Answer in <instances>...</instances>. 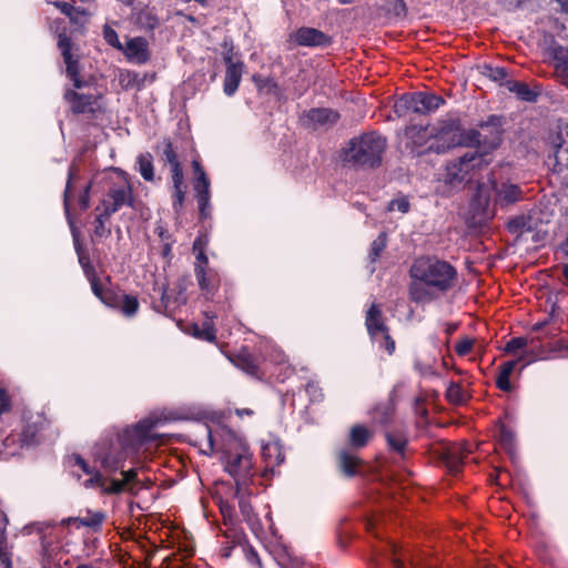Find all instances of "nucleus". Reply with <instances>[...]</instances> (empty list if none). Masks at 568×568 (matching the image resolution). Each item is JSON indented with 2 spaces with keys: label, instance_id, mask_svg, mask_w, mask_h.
Instances as JSON below:
<instances>
[{
  "label": "nucleus",
  "instance_id": "nucleus-1",
  "mask_svg": "<svg viewBox=\"0 0 568 568\" xmlns=\"http://www.w3.org/2000/svg\"><path fill=\"white\" fill-rule=\"evenodd\" d=\"M102 184L105 193L95 206V211L114 214L123 206H132L134 202L133 190L128 175L119 170L112 169L101 176H94L90 183H80L77 166L69 169L68 181L64 190V211L77 244V232L70 217V206L73 197H77L80 210L85 211L90 206V190Z\"/></svg>",
  "mask_w": 568,
  "mask_h": 568
},
{
  "label": "nucleus",
  "instance_id": "nucleus-2",
  "mask_svg": "<svg viewBox=\"0 0 568 568\" xmlns=\"http://www.w3.org/2000/svg\"><path fill=\"white\" fill-rule=\"evenodd\" d=\"M160 423V418L149 416L134 426L126 427L111 444L108 452L97 450L95 458L109 471L122 468L125 460L134 459L144 454L148 450L145 446L160 438V435L154 430Z\"/></svg>",
  "mask_w": 568,
  "mask_h": 568
},
{
  "label": "nucleus",
  "instance_id": "nucleus-3",
  "mask_svg": "<svg viewBox=\"0 0 568 568\" xmlns=\"http://www.w3.org/2000/svg\"><path fill=\"white\" fill-rule=\"evenodd\" d=\"M412 283L409 295L414 302H430L449 291L457 272L448 263L436 257H419L409 271Z\"/></svg>",
  "mask_w": 568,
  "mask_h": 568
},
{
  "label": "nucleus",
  "instance_id": "nucleus-4",
  "mask_svg": "<svg viewBox=\"0 0 568 568\" xmlns=\"http://www.w3.org/2000/svg\"><path fill=\"white\" fill-rule=\"evenodd\" d=\"M211 450L222 453L224 469L234 478L239 489L246 486L252 471V454L245 440L226 427L207 428Z\"/></svg>",
  "mask_w": 568,
  "mask_h": 568
},
{
  "label": "nucleus",
  "instance_id": "nucleus-5",
  "mask_svg": "<svg viewBox=\"0 0 568 568\" xmlns=\"http://www.w3.org/2000/svg\"><path fill=\"white\" fill-rule=\"evenodd\" d=\"M501 141L498 125L485 123L479 130L460 131L455 123L443 126L429 141L427 149L435 153H445L457 145L477 146L483 151L495 150Z\"/></svg>",
  "mask_w": 568,
  "mask_h": 568
},
{
  "label": "nucleus",
  "instance_id": "nucleus-6",
  "mask_svg": "<svg viewBox=\"0 0 568 568\" xmlns=\"http://www.w3.org/2000/svg\"><path fill=\"white\" fill-rule=\"evenodd\" d=\"M69 466L71 467L73 476L79 480H81L82 475L88 476V478L82 481V485L85 488H99L104 494L122 493L128 484L135 480L138 475L136 469L131 468L126 471H122V480L111 479L110 483H108L106 479L103 478L94 468L90 467V465L80 455L71 456L69 458Z\"/></svg>",
  "mask_w": 568,
  "mask_h": 568
},
{
  "label": "nucleus",
  "instance_id": "nucleus-7",
  "mask_svg": "<svg viewBox=\"0 0 568 568\" xmlns=\"http://www.w3.org/2000/svg\"><path fill=\"white\" fill-rule=\"evenodd\" d=\"M385 149L386 140L383 136L374 132L366 133L351 140L346 160L356 165L374 168L381 163Z\"/></svg>",
  "mask_w": 568,
  "mask_h": 568
},
{
  "label": "nucleus",
  "instance_id": "nucleus-8",
  "mask_svg": "<svg viewBox=\"0 0 568 568\" xmlns=\"http://www.w3.org/2000/svg\"><path fill=\"white\" fill-rule=\"evenodd\" d=\"M487 152H467L456 161L446 165L445 181L452 185L460 184L471 180L476 172L489 164Z\"/></svg>",
  "mask_w": 568,
  "mask_h": 568
},
{
  "label": "nucleus",
  "instance_id": "nucleus-9",
  "mask_svg": "<svg viewBox=\"0 0 568 568\" xmlns=\"http://www.w3.org/2000/svg\"><path fill=\"white\" fill-rule=\"evenodd\" d=\"M444 103L439 95L427 92H415L400 97L394 104V112L403 116L407 112L427 114L437 110Z\"/></svg>",
  "mask_w": 568,
  "mask_h": 568
},
{
  "label": "nucleus",
  "instance_id": "nucleus-10",
  "mask_svg": "<svg viewBox=\"0 0 568 568\" xmlns=\"http://www.w3.org/2000/svg\"><path fill=\"white\" fill-rule=\"evenodd\" d=\"M489 190L493 194H486V186H478V199L479 201H485L488 203L493 200L496 204L500 206H507L514 204L523 199V191L517 184L510 182H501L497 183L494 179L488 180Z\"/></svg>",
  "mask_w": 568,
  "mask_h": 568
},
{
  "label": "nucleus",
  "instance_id": "nucleus-11",
  "mask_svg": "<svg viewBox=\"0 0 568 568\" xmlns=\"http://www.w3.org/2000/svg\"><path fill=\"white\" fill-rule=\"evenodd\" d=\"M365 325L372 341L384 347L388 354L395 351V342L388 334V328L384 323L382 310L377 304H372L366 312Z\"/></svg>",
  "mask_w": 568,
  "mask_h": 568
},
{
  "label": "nucleus",
  "instance_id": "nucleus-12",
  "mask_svg": "<svg viewBox=\"0 0 568 568\" xmlns=\"http://www.w3.org/2000/svg\"><path fill=\"white\" fill-rule=\"evenodd\" d=\"M192 166L195 174L194 192L199 205V214L202 220H205L211 217L212 214L210 180L197 161H193Z\"/></svg>",
  "mask_w": 568,
  "mask_h": 568
},
{
  "label": "nucleus",
  "instance_id": "nucleus-13",
  "mask_svg": "<svg viewBox=\"0 0 568 568\" xmlns=\"http://www.w3.org/2000/svg\"><path fill=\"white\" fill-rule=\"evenodd\" d=\"M232 51L233 49L230 48L223 54L226 64L223 91L227 97H232L237 91L244 71L243 62L240 60L234 61Z\"/></svg>",
  "mask_w": 568,
  "mask_h": 568
},
{
  "label": "nucleus",
  "instance_id": "nucleus-14",
  "mask_svg": "<svg viewBox=\"0 0 568 568\" xmlns=\"http://www.w3.org/2000/svg\"><path fill=\"white\" fill-rule=\"evenodd\" d=\"M546 57L552 65L556 77L568 87V47L552 43L546 49Z\"/></svg>",
  "mask_w": 568,
  "mask_h": 568
},
{
  "label": "nucleus",
  "instance_id": "nucleus-15",
  "mask_svg": "<svg viewBox=\"0 0 568 568\" xmlns=\"http://www.w3.org/2000/svg\"><path fill=\"white\" fill-rule=\"evenodd\" d=\"M207 244L206 236H199L193 243V252L196 254V263L194 267L199 286L204 292H210V282L206 277L205 267L207 265V256L204 253Z\"/></svg>",
  "mask_w": 568,
  "mask_h": 568
},
{
  "label": "nucleus",
  "instance_id": "nucleus-16",
  "mask_svg": "<svg viewBox=\"0 0 568 568\" xmlns=\"http://www.w3.org/2000/svg\"><path fill=\"white\" fill-rule=\"evenodd\" d=\"M338 114L325 108L312 109L302 116V122L305 126L313 130L325 129L336 123Z\"/></svg>",
  "mask_w": 568,
  "mask_h": 568
},
{
  "label": "nucleus",
  "instance_id": "nucleus-17",
  "mask_svg": "<svg viewBox=\"0 0 568 568\" xmlns=\"http://www.w3.org/2000/svg\"><path fill=\"white\" fill-rule=\"evenodd\" d=\"M64 98L70 103L71 110L74 113H93L101 108L99 95L78 93L75 91L68 90Z\"/></svg>",
  "mask_w": 568,
  "mask_h": 568
},
{
  "label": "nucleus",
  "instance_id": "nucleus-18",
  "mask_svg": "<svg viewBox=\"0 0 568 568\" xmlns=\"http://www.w3.org/2000/svg\"><path fill=\"white\" fill-rule=\"evenodd\" d=\"M121 51L126 59L135 64H144L150 59V50L148 41L142 37H134L125 42Z\"/></svg>",
  "mask_w": 568,
  "mask_h": 568
},
{
  "label": "nucleus",
  "instance_id": "nucleus-19",
  "mask_svg": "<svg viewBox=\"0 0 568 568\" xmlns=\"http://www.w3.org/2000/svg\"><path fill=\"white\" fill-rule=\"evenodd\" d=\"M568 166V123L558 129L555 141V170L562 173Z\"/></svg>",
  "mask_w": 568,
  "mask_h": 568
},
{
  "label": "nucleus",
  "instance_id": "nucleus-20",
  "mask_svg": "<svg viewBox=\"0 0 568 568\" xmlns=\"http://www.w3.org/2000/svg\"><path fill=\"white\" fill-rule=\"evenodd\" d=\"M294 41L302 47H326L329 45L331 37L315 28H300L294 33Z\"/></svg>",
  "mask_w": 568,
  "mask_h": 568
},
{
  "label": "nucleus",
  "instance_id": "nucleus-21",
  "mask_svg": "<svg viewBox=\"0 0 568 568\" xmlns=\"http://www.w3.org/2000/svg\"><path fill=\"white\" fill-rule=\"evenodd\" d=\"M58 45H59V49L61 50L64 63L67 65L68 77L73 82V85L77 89H82L83 83L80 81L79 75H78V62L72 59V54H71V40L67 36L60 34Z\"/></svg>",
  "mask_w": 568,
  "mask_h": 568
},
{
  "label": "nucleus",
  "instance_id": "nucleus-22",
  "mask_svg": "<svg viewBox=\"0 0 568 568\" xmlns=\"http://www.w3.org/2000/svg\"><path fill=\"white\" fill-rule=\"evenodd\" d=\"M262 457L266 466H278L284 462V454L277 440H270L262 445Z\"/></svg>",
  "mask_w": 568,
  "mask_h": 568
},
{
  "label": "nucleus",
  "instance_id": "nucleus-23",
  "mask_svg": "<svg viewBox=\"0 0 568 568\" xmlns=\"http://www.w3.org/2000/svg\"><path fill=\"white\" fill-rule=\"evenodd\" d=\"M94 213L95 217L93 221L92 239L93 241H98L108 237L111 234V229L108 223L112 215L95 210Z\"/></svg>",
  "mask_w": 568,
  "mask_h": 568
},
{
  "label": "nucleus",
  "instance_id": "nucleus-24",
  "mask_svg": "<svg viewBox=\"0 0 568 568\" xmlns=\"http://www.w3.org/2000/svg\"><path fill=\"white\" fill-rule=\"evenodd\" d=\"M164 161L170 165L172 172V182L179 184L183 179V172L178 161L176 153L170 142L164 144L163 149Z\"/></svg>",
  "mask_w": 568,
  "mask_h": 568
},
{
  "label": "nucleus",
  "instance_id": "nucleus-25",
  "mask_svg": "<svg viewBox=\"0 0 568 568\" xmlns=\"http://www.w3.org/2000/svg\"><path fill=\"white\" fill-rule=\"evenodd\" d=\"M523 359L520 356L517 361H508L500 365L499 373L496 377V385L504 392L511 390L510 375L513 374L517 363Z\"/></svg>",
  "mask_w": 568,
  "mask_h": 568
},
{
  "label": "nucleus",
  "instance_id": "nucleus-26",
  "mask_svg": "<svg viewBox=\"0 0 568 568\" xmlns=\"http://www.w3.org/2000/svg\"><path fill=\"white\" fill-rule=\"evenodd\" d=\"M338 462L342 471L346 476L353 477L358 473V466L361 465V460L356 454L347 450H342L338 455Z\"/></svg>",
  "mask_w": 568,
  "mask_h": 568
},
{
  "label": "nucleus",
  "instance_id": "nucleus-27",
  "mask_svg": "<svg viewBox=\"0 0 568 568\" xmlns=\"http://www.w3.org/2000/svg\"><path fill=\"white\" fill-rule=\"evenodd\" d=\"M469 452V449L460 446H449L444 454V458L449 470L457 473L460 468L465 454Z\"/></svg>",
  "mask_w": 568,
  "mask_h": 568
},
{
  "label": "nucleus",
  "instance_id": "nucleus-28",
  "mask_svg": "<svg viewBox=\"0 0 568 568\" xmlns=\"http://www.w3.org/2000/svg\"><path fill=\"white\" fill-rule=\"evenodd\" d=\"M504 87L520 100L531 102L536 99V93L524 82L509 79L505 81Z\"/></svg>",
  "mask_w": 568,
  "mask_h": 568
},
{
  "label": "nucleus",
  "instance_id": "nucleus-29",
  "mask_svg": "<svg viewBox=\"0 0 568 568\" xmlns=\"http://www.w3.org/2000/svg\"><path fill=\"white\" fill-rule=\"evenodd\" d=\"M135 21L144 30H153L159 24L154 9L148 7L136 12Z\"/></svg>",
  "mask_w": 568,
  "mask_h": 568
},
{
  "label": "nucleus",
  "instance_id": "nucleus-30",
  "mask_svg": "<svg viewBox=\"0 0 568 568\" xmlns=\"http://www.w3.org/2000/svg\"><path fill=\"white\" fill-rule=\"evenodd\" d=\"M119 83L124 90H139L143 84V78L134 71L123 70L119 74Z\"/></svg>",
  "mask_w": 568,
  "mask_h": 568
},
{
  "label": "nucleus",
  "instance_id": "nucleus-31",
  "mask_svg": "<svg viewBox=\"0 0 568 568\" xmlns=\"http://www.w3.org/2000/svg\"><path fill=\"white\" fill-rule=\"evenodd\" d=\"M270 357H271V361L274 362V364L278 367L286 364V362H287L285 354L281 349L275 348V347L272 349ZM280 369L281 371L278 373L274 372L273 374L276 375L277 381L284 382L286 378H288V376L291 374V367L288 365H286L283 369L282 368H280Z\"/></svg>",
  "mask_w": 568,
  "mask_h": 568
},
{
  "label": "nucleus",
  "instance_id": "nucleus-32",
  "mask_svg": "<svg viewBox=\"0 0 568 568\" xmlns=\"http://www.w3.org/2000/svg\"><path fill=\"white\" fill-rule=\"evenodd\" d=\"M371 438L369 430L361 425L354 426L349 433L351 445L356 448L364 447Z\"/></svg>",
  "mask_w": 568,
  "mask_h": 568
},
{
  "label": "nucleus",
  "instance_id": "nucleus-33",
  "mask_svg": "<svg viewBox=\"0 0 568 568\" xmlns=\"http://www.w3.org/2000/svg\"><path fill=\"white\" fill-rule=\"evenodd\" d=\"M233 363L235 366H237L243 372H245L250 375L256 374L257 366H256L254 359L252 358V356L245 351H242L241 353H239V355L233 359Z\"/></svg>",
  "mask_w": 568,
  "mask_h": 568
},
{
  "label": "nucleus",
  "instance_id": "nucleus-34",
  "mask_svg": "<svg viewBox=\"0 0 568 568\" xmlns=\"http://www.w3.org/2000/svg\"><path fill=\"white\" fill-rule=\"evenodd\" d=\"M123 315L131 317L139 310V301L135 296L123 294L118 303Z\"/></svg>",
  "mask_w": 568,
  "mask_h": 568
},
{
  "label": "nucleus",
  "instance_id": "nucleus-35",
  "mask_svg": "<svg viewBox=\"0 0 568 568\" xmlns=\"http://www.w3.org/2000/svg\"><path fill=\"white\" fill-rule=\"evenodd\" d=\"M138 165H139V172L142 175V178L146 181H153L154 173H153V164H152L151 154L145 153V154L139 155Z\"/></svg>",
  "mask_w": 568,
  "mask_h": 568
},
{
  "label": "nucleus",
  "instance_id": "nucleus-36",
  "mask_svg": "<svg viewBox=\"0 0 568 568\" xmlns=\"http://www.w3.org/2000/svg\"><path fill=\"white\" fill-rule=\"evenodd\" d=\"M51 4H53L57 9H59L63 14L69 17L74 22H79L78 16L87 14L84 9H77L65 1H53Z\"/></svg>",
  "mask_w": 568,
  "mask_h": 568
},
{
  "label": "nucleus",
  "instance_id": "nucleus-37",
  "mask_svg": "<svg viewBox=\"0 0 568 568\" xmlns=\"http://www.w3.org/2000/svg\"><path fill=\"white\" fill-rule=\"evenodd\" d=\"M386 440L388 446L398 454H404L407 438L402 433H386Z\"/></svg>",
  "mask_w": 568,
  "mask_h": 568
},
{
  "label": "nucleus",
  "instance_id": "nucleus-38",
  "mask_svg": "<svg viewBox=\"0 0 568 568\" xmlns=\"http://www.w3.org/2000/svg\"><path fill=\"white\" fill-rule=\"evenodd\" d=\"M481 70V73L485 77L491 79L495 82H499L501 85H504L505 81L508 80L506 70L504 68L485 64L483 65Z\"/></svg>",
  "mask_w": 568,
  "mask_h": 568
},
{
  "label": "nucleus",
  "instance_id": "nucleus-39",
  "mask_svg": "<svg viewBox=\"0 0 568 568\" xmlns=\"http://www.w3.org/2000/svg\"><path fill=\"white\" fill-rule=\"evenodd\" d=\"M103 521V515L100 514V513H97L94 515H92L91 517H88V518H68V519H63L62 520V524H70V523H78L79 525L81 526H87V527H98L102 524Z\"/></svg>",
  "mask_w": 568,
  "mask_h": 568
},
{
  "label": "nucleus",
  "instance_id": "nucleus-40",
  "mask_svg": "<svg viewBox=\"0 0 568 568\" xmlns=\"http://www.w3.org/2000/svg\"><path fill=\"white\" fill-rule=\"evenodd\" d=\"M409 209H410L409 200H408V197H406L404 195L395 197L387 204L388 211H397L403 214L407 213L409 211Z\"/></svg>",
  "mask_w": 568,
  "mask_h": 568
},
{
  "label": "nucleus",
  "instance_id": "nucleus-41",
  "mask_svg": "<svg viewBox=\"0 0 568 568\" xmlns=\"http://www.w3.org/2000/svg\"><path fill=\"white\" fill-rule=\"evenodd\" d=\"M244 487L245 486H241L240 493H239V486H236L235 496L239 499V507L241 509V513H242L243 517L246 520H250L251 519V514H252V507H251L250 503L245 499V496H244V493H243L244 491Z\"/></svg>",
  "mask_w": 568,
  "mask_h": 568
},
{
  "label": "nucleus",
  "instance_id": "nucleus-42",
  "mask_svg": "<svg viewBox=\"0 0 568 568\" xmlns=\"http://www.w3.org/2000/svg\"><path fill=\"white\" fill-rule=\"evenodd\" d=\"M498 439L505 448L511 449L514 446L515 435L505 425H500L498 428Z\"/></svg>",
  "mask_w": 568,
  "mask_h": 568
},
{
  "label": "nucleus",
  "instance_id": "nucleus-43",
  "mask_svg": "<svg viewBox=\"0 0 568 568\" xmlns=\"http://www.w3.org/2000/svg\"><path fill=\"white\" fill-rule=\"evenodd\" d=\"M103 38L106 41V43L111 47L118 50L122 49L123 45L119 39L116 31L108 24L103 27Z\"/></svg>",
  "mask_w": 568,
  "mask_h": 568
},
{
  "label": "nucleus",
  "instance_id": "nucleus-44",
  "mask_svg": "<svg viewBox=\"0 0 568 568\" xmlns=\"http://www.w3.org/2000/svg\"><path fill=\"white\" fill-rule=\"evenodd\" d=\"M38 428L28 426L21 435H19L20 446H31L37 442Z\"/></svg>",
  "mask_w": 568,
  "mask_h": 568
},
{
  "label": "nucleus",
  "instance_id": "nucleus-45",
  "mask_svg": "<svg viewBox=\"0 0 568 568\" xmlns=\"http://www.w3.org/2000/svg\"><path fill=\"white\" fill-rule=\"evenodd\" d=\"M386 246V237L384 234H381L377 236V239H375L372 243V246H371V253H369V256H371V260L373 262H375L378 256L381 255L382 251L385 248Z\"/></svg>",
  "mask_w": 568,
  "mask_h": 568
},
{
  "label": "nucleus",
  "instance_id": "nucleus-46",
  "mask_svg": "<svg viewBox=\"0 0 568 568\" xmlns=\"http://www.w3.org/2000/svg\"><path fill=\"white\" fill-rule=\"evenodd\" d=\"M447 398L455 404L463 403L465 397L460 385L452 383L447 388Z\"/></svg>",
  "mask_w": 568,
  "mask_h": 568
},
{
  "label": "nucleus",
  "instance_id": "nucleus-47",
  "mask_svg": "<svg viewBox=\"0 0 568 568\" xmlns=\"http://www.w3.org/2000/svg\"><path fill=\"white\" fill-rule=\"evenodd\" d=\"M528 344L527 338L525 337H515L511 338L507 344L505 345V352L506 353H515L518 349H521L526 347Z\"/></svg>",
  "mask_w": 568,
  "mask_h": 568
},
{
  "label": "nucleus",
  "instance_id": "nucleus-48",
  "mask_svg": "<svg viewBox=\"0 0 568 568\" xmlns=\"http://www.w3.org/2000/svg\"><path fill=\"white\" fill-rule=\"evenodd\" d=\"M220 510L222 513L224 524L233 526L234 508L231 505H229V503L221 501Z\"/></svg>",
  "mask_w": 568,
  "mask_h": 568
},
{
  "label": "nucleus",
  "instance_id": "nucleus-49",
  "mask_svg": "<svg viewBox=\"0 0 568 568\" xmlns=\"http://www.w3.org/2000/svg\"><path fill=\"white\" fill-rule=\"evenodd\" d=\"M197 337L213 342L215 339V331L210 323H205L202 331L195 328L194 333Z\"/></svg>",
  "mask_w": 568,
  "mask_h": 568
},
{
  "label": "nucleus",
  "instance_id": "nucleus-50",
  "mask_svg": "<svg viewBox=\"0 0 568 568\" xmlns=\"http://www.w3.org/2000/svg\"><path fill=\"white\" fill-rule=\"evenodd\" d=\"M182 184H183V180L179 184L173 182V186H174V191H175L173 206L175 210L182 207V205H183L184 191L182 190Z\"/></svg>",
  "mask_w": 568,
  "mask_h": 568
},
{
  "label": "nucleus",
  "instance_id": "nucleus-51",
  "mask_svg": "<svg viewBox=\"0 0 568 568\" xmlns=\"http://www.w3.org/2000/svg\"><path fill=\"white\" fill-rule=\"evenodd\" d=\"M91 288L95 296H98L104 304L112 305L109 301L108 293H103L101 286L98 284L95 278L90 280Z\"/></svg>",
  "mask_w": 568,
  "mask_h": 568
},
{
  "label": "nucleus",
  "instance_id": "nucleus-52",
  "mask_svg": "<svg viewBox=\"0 0 568 568\" xmlns=\"http://www.w3.org/2000/svg\"><path fill=\"white\" fill-rule=\"evenodd\" d=\"M473 347V341L469 338H465L456 344V353L458 355H466L471 351Z\"/></svg>",
  "mask_w": 568,
  "mask_h": 568
},
{
  "label": "nucleus",
  "instance_id": "nucleus-53",
  "mask_svg": "<svg viewBox=\"0 0 568 568\" xmlns=\"http://www.w3.org/2000/svg\"><path fill=\"white\" fill-rule=\"evenodd\" d=\"M393 565L395 568H407L405 558L398 552L396 546H393Z\"/></svg>",
  "mask_w": 568,
  "mask_h": 568
},
{
  "label": "nucleus",
  "instance_id": "nucleus-54",
  "mask_svg": "<svg viewBox=\"0 0 568 568\" xmlns=\"http://www.w3.org/2000/svg\"><path fill=\"white\" fill-rule=\"evenodd\" d=\"M10 408V397L9 395L0 388V415Z\"/></svg>",
  "mask_w": 568,
  "mask_h": 568
},
{
  "label": "nucleus",
  "instance_id": "nucleus-55",
  "mask_svg": "<svg viewBox=\"0 0 568 568\" xmlns=\"http://www.w3.org/2000/svg\"><path fill=\"white\" fill-rule=\"evenodd\" d=\"M306 392L312 397V400H320L322 398V393L314 383L307 384Z\"/></svg>",
  "mask_w": 568,
  "mask_h": 568
},
{
  "label": "nucleus",
  "instance_id": "nucleus-56",
  "mask_svg": "<svg viewBox=\"0 0 568 568\" xmlns=\"http://www.w3.org/2000/svg\"><path fill=\"white\" fill-rule=\"evenodd\" d=\"M252 414H253V410L250 408L236 409V415L240 417L251 416Z\"/></svg>",
  "mask_w": 568,
  "mask_h": 568
},
{
  "label": "nucleus",
  "instance_id": "nucleus-57",
  "mask_svg": "<svg viewBox=\"0 0 568 568\" xmlns=\"http://www.w3.org/2000/svg\"><path fill=\"white\" fill-rule=\"evenodd\" d=\"M17 439V436L16 435H10L6 438V440L3 442V445L6 446V448H9L11 444H13Z\"/></svg>",
  "mask_w": 568,
  "mask_h": 568
},
{
  "label": "nucleus",
  "instance_id": "nucleus-58",
  "mask_svg": "<svg viewBox=\"0 0 568 568\" xmlns=\"http://www.w3.org/2000/svg\"><path fill=\"white\" fill-rule=\"evenodd\" d=\"M232 547L233 546H227V547L222 549V554H223L224 557H229L231 555Z\"/></svg>",
  "mask_w": 568,
  "mask_h": 568
},
{
  "label": "nucleus",
  "instance_id": "nucleus-59",
  "mask_svg": "<svg viewBox=\"0 0 568 568\" xmlns=\"http://www.w3.org/2000/svg\"><path fill=\"white\" fill-rule=\"evenodd\" d=\"M562 10L568 13V0H559Z\"/></svg>",
  "mask_w": 568,
  "mask_h": 568
},
{
  "label": "nucleus",
  "instance_id": "nucleus-60",
  "mask_svg": "<svg viewBox=\"0 0 568 568\" xmlns=\"http://www.w3.org/2000/svg\"><path fill=\"white\" fill-rule=\"evenodd\" d=\"M562 273H564V276L566 277V280L568 281V264L564 265Z\"/></svg>",
  "mask_w": 568,
  "mask_h": 568
},
{
  "label": "nucleus",
  "instance_id": "nucleus-61",
  "mask_svg": "<svg viewBox=\"0 0 568 568\" xmlns=\"http://www.w3.org/2000/svg\"><path fill=\"white\" fill-rule=\"evenodd\" d=\"M415 131H417V129H416V128H410V129H408V130H407L406 134H407L408 136H413V134L415 133Z\"/></svg>",
  "mask_w": 568,
  "mask_h": 568
},
{
  "label": "nucleus",
  "instance_id": "nucleus-62",
  "mask_svg": "<svg viewBox=\"0 0 568 568\" xmlns=\"http://www.w3.org/2000/svg\"><path fill=\"white\" fill-rule=\"evenodd\" d=\"M409 567L410 568H419L418 564L416 561H414L413 559L409 560Z\"/></svg>",
  "mask_w": 568,
  "mask_h": 568
},
{
  "label": "nucleus",
  "instance_id": "nucleus-63",
  "mask_svg": "<svg viewBox=\"0 0 568 568\" xmlns=\"http://www.w3.org/2000/svg\"><path fill=\"white\" fill-rule=\"evenodd\" d=\"M16 454H17V450H16V449H12V450L8 452V455H12V456H13V455H16Z\"/></svg>",
  "mask_w": 568,
  "mask_h": 568
},
{
  "label": "nucleus",
  "instance_id": "nucleus-64",
  "mask_svg": "<svg viewBox=\"0 0 568 568\" xmlns=\"http://www.w3.org/2000/svg\"><path fill=\"white\" fill-rule=\"evenodd\" d=\"M77 568H91V567L85 566V565H81V566H79V567H77Z\"/></svg>",
  "mask_w": 568,
  "mask_h": 568
}]
</instances>
